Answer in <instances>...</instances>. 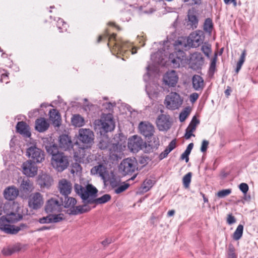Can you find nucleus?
Returning <instances> with one entry per match:
<instances>
[{
  "mask_svg": "<svg viewBox=\"0 0 258 258\" xmlns=\"http://www.w3.org/2000/svg\"><path fill=\"white\" fill-rule=\"evenodd\" d=\"M95 124L100 126L105 132H111L115 128L113 115L110 113L102 115L100 120L95 121Z\"/></svg>",
  "mask_w": 258,
  "mask_h": 258,
  "instance_id": "9",
  "label": "nucleus"
},
{
  "mask_svg": "<svg viewBox=\"0 0 258 258\" xmlns=\"http://www.w3.org/2000/svg\"><path fill=\"white\" fill-rule=\"evenodd\" d=\"M188 21L187 25L192 29L197 28L199 23V19L197 16L194 14V12L189 11L188 12Z\"/></svg>",
  "mask_w": 258,
  "mask_h": 258,
  "instance_id": "29",
  "label": "nucleus"
},
{
  "mask_svg": "<svg viewBox=\"0 0 258 258\" xmlns=\"http://www.w3.org/2000/svg\"><path fill=\"white\" fill-rule=\"evenodd\" d=\"M115 104L112 103L111 102H106L103 104V106L104 108L106 109L107 110H110L112 109L113 107L114 106Z\"/></svg>",
  "mask_w": 258,
  "mask_h": 258,
  "instance_id": "62",
  "label": "nucleus"
},
{
  "mask_svg": "<svg viewBox=\"0 0 258 258\" xmlns=\"http://www.w3.org/2000/svg\"><path fill=\"white\" fill-rule=\"evenodd\" d=\"M62 199L58 198H52L46 201L45 211L47 213L59 212L62 210Z\"/></svg>",
  "mask_w": 258,
  "mask_h": 258,
  "instance_id": "11",
  "label": "nucleus"
},
{
  "mask_svg": "<svg viewBox=\"0 0 258 258\" xmlns=\"http://www.w3.org/2000/svg\"><path fill=\"white\" fill-rule=\"evenodd\" d=\"M59 146L60 148L67 150L72 147L71 139L68 135H62L59 137Z\"/></svg>",
  "mask_w": 258,
  "mask_h": 258,
  "instance_id": "25",
  "label": "nucleus"
},
{
  "mask_svg": "<svg viewBox=\"0 0 258 258\" xmlns=\"http://www.w3.org/2000/svg\"><path fill=\"white\" fill-rule=\"evenodd\" d=\"M213 28V23L212 20L211 18H207L204 22L203 25V29L204 30L209 33L211 34L212 33V30Z\"/></svg>",
  "mask_w": 258,
  "mask_h": 258,
  "instance_id": "34",
  "label": "nucleus"
},
{
  "mask_svg": "<svg viewBox=\"0 0 258 258\" xmlns=\"http://www.w3.org/2000/svg\"><path fill=\"white\" fill-rule=\"evenodd\" d=\"M189 154L184 152L181 155L180 159L181 160H185V162L187 163L189 161Z\"/></svg>",
  "mask_w": 258,
  "mask_h": 258,
  "instance_id": "64",
  "label": "nucleus"
},
{
  "mask_svg": "<svg viewBox=\"0 0 258 258\" xmlns=\"http://www.w3.org/2000/svg\"><path fill=\"white\" fill-rule=\"evenodd\" d=\"M108 149L111 156L116 158L119 157L121 151V145L118 143H111Z\"/></svg>",
  "mask_w": 258,
  "mask_h": 258,
  "instance_id": "31",
  "label": "nucleus"
},
{
  "mask_svg": "<svg viewBox=\"0 0 258 258\" xmlns=\"http://www.w3.org/2000/svg\"><path fill=\"white\" fill-rule=\"evenodd\" d=\"M78 139L84 144H91L94 140V134L89 129L81 128L79 131Z\"/></svg>",
  "mask_w": 258,
  "mask_h": 258,
  "instance_id": "17",
  "label": "nucleus"
},
{
  "mask_svg": "<svg viewBox=\"0 0 258 258\" xmlns=\"http://www.w3.org/2000/svg\"><path fill=\"white\" fill-rule=\"evenodd\" d=\"M138 129L139 133L146 138L151 137L154 135V127L148 121H141L139 124Z\"/></svg>",
  "mask_w": 258,
  "mask_h": 258,
  "instance_id": "16",
  "label": "nucleus"
},
{
  "mask_svg": "<svg viewBox=\"0 0 258 258\" xmlns=\"http://www.w3.org/2000/svg\"><path fill=\"white\" fill-rule=\"evenodd\" d=\"M77 204V200L72 197H68V196H65V200L64 201V206L65 208L71 209L75 207V205Z\"/></svg>",
  "mask_w": 258,
  "mask_h": 258,
  "instance_id": "35",
  "label": "nucleus"
},
{
  "mask_svg": "<svg viewBox=\"0 0 258 258\" xmlns=\"http://www.w3.org/2000/svg\"><path fill=\"white\" fill-rule=\"evenodd\" d=\"M217 59V54H215L214 57L212 59L211 64H210V71L211 72H214L216 69V61Z\"/></svg>",
  "mask_w": 258,
  "mask_h": 258,
  "instance_id": "50",
  "label": "nucleus"
},
{
  "mask_svg": "<svg viewBox=\"0 0 258 258\" xmlns=\"http://www.w3.org/2000/svg\"><path fill=\"white\" fill-rule=\"evenodd\" d=\"M57 27L59 30L60 32H63L67 29V24L62 19L59 18H58V20L57 21Z\"/></svg>",
  "mask_w": 258,
  "mask_h": 258,
  "instance_id": "40",
  "label": "nucleus"
},
{
  "mask_svg": "<svg viewBox=\"0 0 258 258\" xmlns=\"http://www.w3.org/2000/svg\"><path fill=\"white\" fill-rule=\"evenodd\" d=\"M26 155L33 163H41L44 160V153L35 145H31L27 149Z\"/></svg>",
  "mask_w": 258,
  "mask_h": 258,
  "instance_id": "7",
  "label": "nucleus"
},
{
  "mask_svg": "<svg viewBox=\"0 0 258 258\" xmlns=\"http://www.w3.org/2000/svg\"><path fill=\"white\" fill-rule=\"evenodd\" d=\"M191 175L192 173L188 172L183 176L182 181L184 187L188 188L189 187L191 182Z\"/></svg>",
  "mask_w": 258,
  "mask_h": 258,
  "instance_id": "42",
  "label": "nucleus"
},
{
  "mask_svg": "<svg viewBox=\"0 0 258 258\" xmlns=\"http://www.w3.org/2000/svg\"><path fill=\"white\" fill-rule=\"evenodd\" d=\"M58 187L60 192L64 196H68L72 190V184L66 179H62L59 182Z\"/></svg>",
  "mask_w": 258,
  "mask_h": 258,
  "instance_id": "21",
  "label": "nucleus"
},
{
  "mask_svg": "<svg viewBox=\"0 0 258 258\" xmlns=\"http://www.w3.org/2000/svg\"><path fill=\"white\" fill-rule=\"evenodd\" d=\"M19 189L25 193L30 192L34 189L33 182L27 178H23L20 183Z\"/></svg>",
  "mask_w": 258,
  "mask_h": 258,
  "instance_id": "23",
  "label": "nucleus"
},
{
  "mask_svg": "<svg viewBox=\"0 0 258 258\" xmlns=\"http://www.w3.org/2000/svg\"><path fill=\"white\" fill-rule=\"evenodd\" d=\"M111 144L108 138L104 137L100 140L98 146L100 149L105 150L106 149H109Z\"/></svg>",
  "mask_w": 258,
  "mask_h": 258,
  "instance_id": "37",
  "label": "nucleus"
},
{
  "mask_svg": "<svg viewBox=\"0 0 258 258\" xmlns=\"http://www.w3.org/2000/svg\"><path fill=\"white\" fill-rule=\"evenodd\" d=\"M81 170H82V167L79 163H75L73 164L72 169L71 170L72 173H75V172H76V173L80 172L81 171Z\"/></svg>",
  "mask_w": 258,
  "mask_h": 258,
  "instance_id": "49",
  "label": "nucleus"
},
{
  "mask_svg": "<svg viewBox=\"0 0 258 258\" xmlns=\"http://www.w3.org/2000/svg\"><path fill=\"white\" fill-rule=\"evenodd\" d=\"M246 55V51L244 49L243 50V51L240 56L239 59L237 63L236 68L235 70L236 73H238L239 72V71L240 70L242 66L243 65V63L245 61Z\"/></svg>",
  "mask_w": 258,
  "mask_h": 258,
  "instance_id": "36",
  "label": "nucleus"
},
{
  "mask_svg": "<svg viewBox=\"0 0 258 258\" xmlns=\"http://www.w3.org/2000/svg\"><path fill=\"white\" fill-rule=\"evenodd\" d=\"M193 132H190V130L187 128L185 130V134L184 135V138L185 139L188 140L190 138L191 136H195V135L192 134Z\"/></svg>",
  "mask_w": 258,
  "mask_h": 258,
  "instance_id": "63",
  "label": "nucleus"
},
{
  "mask_svg": "<svg viewBox=\"0 0 258 258\" xmlns=\"http://www.w3.org/2000/svg\"><path fill=\"white\" fill-rule=\"evenodd\" d=\"M49 118L55 126H59L61 123V117L57 110L51 109L49 112Z\"/></svg>",
  "mask_w": 258,
  "mask_h": 258,
  "instance_id": "27",
  "label": "nucleus"
},
{
  "mask_svg": "<svg viewBox=\"0 0 258 258\" xmlns=\"http://www.w3.org/2000/svg\"><path fill=\"white\" fill-rule=\"evenodd\" d=\"M129 186L128 183L123 182L122 184L119 185L114 189V192L116 194H120L127 189Z\"/></svg>",
  "mask_w": 258,
  "mask_h": 258,
  "instance_id": "41",
  "label": "nucleus"
},
{
  "mask_svg": "<svg viewBox=\"0 0 258 258\" xmlns=\"http://www.w3.org/2000/svg\"><path fill=\"white\" fill-rule=\"evenodd\" d=\"M103 38H106L108 40L107 45L111 48L113 45V48L111 50L112 53H117L120 54L123 57L122 60H125V56L127 57V55L131 52L132 54L137 53V51L134 50V47H133L132 44L128 42H123L121 41H117L116 38L115 34L113 33L109 35L108 32H106L103 35H100L98 37V42L101 41Z\"/></svg>",
  "mask_w": 258,
  "mask_h": 258,
  "instance_id": "3",
  "label": "nucleus"
},
{
  "mask_svg": "<svg viewBox=\"0 0 258 258\" xmlns=\"http://www.w3.org/2000/svg\"><path fill=\"white\" fill-rule=\"evenodd\" d=\"M170 153L169 151L166 148L165 150L161 153L159 156V158L160 160H162L163 159L166 158L168 154Z\"/></svg>",
  "mask_w": 258,
  "mask_h": 258,
  "instance_id": "60",
  "label": "nucleus"
},
{
  "mask_svg": "<svg viewBox=\"0 0 258 258\" xmlns=\"http://www.w3.org/2000/svg\"><path fill=\"white\" fill-rule=\"evenodd\" d=\"M153 185V181L152 180L146 179L144 181V182L142 185V191H143V192L148 191L152 187Z\"/></svg>",
  "mask_w": 258,
  "mask_h": 258,
  "instance_id": "39",
  "label": "nucleus"
},
{
  "mask_svg": "<svg viewBox=\"0 0 258 258\" xmlns=\"http://www.w3.org/2000/svg\"><path fill=\"white\" fill-rule=\"evenodd\" d=\"M72 124L76 127H81L85 124L84 118L79 114H75L71 119Z\"/></svg>",
  "mask_w": 258,
  "mask_h": 258,
  "instance_id": "32",
  "label": "nucleus"
},
{
  "mask_svg": "<svg viewBox=\"0 0 258 258\" xmlns=\"http://www.w3.org/2000/svg\"><path fill=\"white\" fill-rule=\"evenodd\" d=\"M128 148L134 153L138 152L140 150H143L144 147L147 148L146 143L139 136H133L128 140Z\"/></svg>",
  "mask_w": 258,
  "mask_h": 258,
  "instance_id": "13",
  "label": "nucleus"
},
{
  "mask_svg": "<svg viewBox=\"0 0 258 258\" xmlns=\"http://www.w3.org/2000/svg\"><path fill=\"white\" fill-rule=\"evenodd\" d=\"M137 162L135 158L123 160L119 166V170L123 175L132 173L138 169Z\"/></svg>",
  "mask_w": 258,
  "mask_h": 258,
  "instance_id": "10",
  "label": "nucleus"
},
{
  "mask_svg": "<svg viewBox=\"0 0 258 258\" xmlns=\"http://www.w3.org/2000/svg\"><path fill=\"white\" fill-rule=\"evenodd\" d=\"M240 190L244 194H246L248 190V186L245 183H241L239 185Z\"/></svg>",
  "mask_w": 258,
  "mask_h": 258,
  "instance_id": "52",
  "label": "nucleus"
},
{
  "mask_svg": "<svg viewBox=\"0 0 258 258\" xmlns=\"http://www.w3.org/2000/svg\"><path fill=\"white\" fill-rule=\"evenodd\" d=\"M231 193V189H223L219 191L217 195L219 198H224L230 195Z\"/></svg>",
  "mask_w": 258,
  "mask_h": 258,
  "instance_id": "46",
  "label": "nucleus"
},
{
  "mask_svg": "<svg viewBox=\"0 0 258 258\" xmlns=\"http://www.w3.org/2000/svg\"><path fill=\"white\" fill-rule=\"evenodd\" d=\"M84 203L85 204L82 206H78L75 207H73L72 209H70V214L76 215L90 211L91 209L90 207L86 204H87V203Z\"/></svg>",
  "mask_w": 258,
  "mask_h": 258,
  "instance_id": "28",
  "label": "nucleus"
},
{
  "mask_svg": "<svg viewBox=\"0 0 258 258\" xmlns=\"http://www.w3.org/2000/svg\"><path fill=\"white\" fill-rule=\"evenodd\" d=\"M43 146L45 147L47 152L51 155L52 157L53 155H55L59 152L58 151L57 146L54 143L49 141L48 138H45L43 140Z\"/></svg>",
  "mask_w": 258,
  "mask_h": 258,
  "instance_id": "20",
  "label": "nucleus"
},
{
  "mask_svg": "<svg viewBox=\"0 0 258 258\" xmlns=\"http://www.w3.org/2000/svg\"><path fill=\"white\" fill-rule=\"evenodd\" d=\"M51 163L53 167L58 172L65 170L69 165V157L62 152L53 155Z\"/></svg>",
  "mask_w": 258,
  "mask_h": 258,
  "instance_id": "6",
  "label": "nucleus"
},
{
  "mask_svg": "<svg viewBox=\"0 0 258 258\" xmlns=\"http://www.w3.org/2000/svg\"><path fill=\"white\" fill-rule=\"evenodd\" d=\"M43 204V196L40 192L32 193L28 198V205L31 209L38 210L41 208Z\"/></svg>",
  "mask_w": 258,
  "mask_h": 258,
  "instance_id": "12",
  "label": "nucleus"
},
{
  "mask_svg": "<svg viewBox=\"0 0 258 258\" xmlns=\"http://www.w3.org/2000/svg\"><path fill=\"white\" fill-rule=\"evenodd\" d=\"M200 123V121L199 119L197 118V117L195 116L193 117L191 121H190L189 124L191 126H194L196 128L198 124H199Z\"/></svg>",
  "mask_w": 258,
  "mask_h": 258,
  "instance_id": "59",
  "label": "nucleus"
},
{
  "mask_svg": "<svg viewBox=\"0 0 258 258\" xmlns=\"http://www.w3.org/2000/svg\"><path fill=\"white\" fill-rule=\"evenodd\" d=\"M156 124L159 131H166L170 128L172 122L169 115L161 114L157 118Z\"/></svg>",
  "mask_w": 258,
  "mask_h": 258,
  "instance_id": "15",
  "label": "nucleus"
},
{
  "mask_svg": "<svg viewBox=\"0 0 258 258\" xmlns=\"http://www.w3.org/2000/svg\"><path fill=\"white\" fill-rule=\"evenodd\" d=\"M2 252L3 255H6V256L11 255V254H13V252L11 250V249L10 246H8L6 247H4L3 249Z\"/></svg>",
  "mask_w": 258,
  "mask_h": 258,
  "instance_id": "53",
  "label": "nucleus"
},
{
  "mask_svg": "<svg viewBox=\"0 0 258 258\" xmlns=\"http://www.w3.org/2000/svg\"><path fill=\"white\" fill-rule=\"evenodd\" d=\"M49 126V123L44 118L41 117L35 121V129L39 132H45L48 128Z\"/></svg>",
  "mask_w": 258,
  "mask_h": 258,
  "instance_id": "26",
  "label": "nucleus"
},
{
  "mask_svg": "<svg viewBox=\"0 0 258 258\" xmlns=\"http://www.w3.org/2000/svg\"><path fill=\"white\" fill-rule=\"evenodd\" d=\"M52 223H58L64 220L63 214H51Z\"/></svg>",
  "mask_w": 258,
  "mask_h": 258,
  "instance_id": "43",
  "label": "nucleus"
},
{
  "mask_svg": "<svg viewBox=\"0 0 258 258\" xmlns=\"http://www.w3.org/2000/svg\"><path fill=\"white\" fill-rule=\"evenodd\" d=\"M193 88L197 91H202L205 86L204 81L202 77L195 75L192 78Z\"/></svg>",
  "mask_w": 258,
  "mask_h": 258,
  "instance_id": "22",
  "label": "nucleus"
},
{
  "mask_svg": "<svg viewBox=\"0 0 258 258\" xmlns=\"http://www.w3.org/2000/svg\"><path fill=\"white\" fill-rule=\"evenodd\" d=\"M202 50L207 56H209V54L211 52L210 45L209 44L203 45L202 47Z\"/></svg>",
  "mask_w": 258,
  "mask_h": 258,
  "instance_id": "48",
  "label": "nucleus"
},
{
  "mask_svg": "<svg viewBox=\"0 0 258 258\" xmlns=\"http://www.w3.org/2000/svg\"><path fill=\"white\" fill-rule=\"evenodd\" d=\"M13 253L18 252L21 249V246L20 243H16L12 245H9Z\"/></svg>",
  "mask_w": 258,
  "mask_h": 258,
  "instance_id": "51",
  "label": "nucleus"
},
{
  "mask_svg": "<svg viewBox=\"0 0 258 258\" xmlns=\"http://www.w3.org/2000/svg\"><path fill=\"white\" fill-rule=\"evenodd\" d=\"M92 174H98L102 177H104L106 173V168L101 165L95 166L91 170Z\"/></svg>",
  "mask_w": 258,
  "mask_h": 258,
  "instance_id": "33",
  "label": "nucleus"
},
{
  "mask_svg": "<svg viewBox=\"0 0 258 258\" xmlns=\"http://www.w3.org/2000/svg\"><path fill=\"white\" fill-rule=\"evenodd\" d=\"M209 142L207 140H203L202 143V146L201 147V151L202 152H205L208 147Z\"/></svg>",
  "mask_w": 258,
  "mask_h": 258,
  "instance_id": "57",
  "label": "nucleus"
},
{
  "mask_svg": "<svg viewBox=\"0 0 258 258\" xmlns=\"http://www.w3.org/2000/svg\"><path fill=\"white\" fill-rule=\"evenodd\" d=\"M39 222L41 224L51 223V214H50L46 217H43L39 219Z\"/></svg>",
  "mask_w": 258,
  "mask_h": 258,
  "instance_id": "47",
  "label": "nucleus"
},
{
  "mask_svg": "<svg viewBox=\"0 0 258 258\" xmlns=\"http://www.w3.org/2000/svg\"><path fill=\"white\" fill-rule=\"evenodd\" d=\"M204 35L202 31H196L191 33L187 39L178 40L175 42V46L179 48L185 49L186 47H198L203 43L204 40Z\"/></svg>",
  "mask_w": 258,
  "mask_h": 258,
  "instance_id": "5",
  "label": "nucleus"
},
{
  "mask_svg": "<svg viewBox=\"0 0 258 258\" xmlns=\"http://www.w3.org/2000/svg\"><path fill=\"white\" fill-rule=\"evenodd\" d=\"M190 110L188 108H185L184 110L181 111L179 114V120L180 122L184 121L189 114Z\"/></svg>",
  "mask_w": 258,
  "mask_h": 258,
  "instance_id": "44",
  "label": "nucleus"
},
{
  "mask_svg": "<svg viewBox=\"0 0 258 258\" xmlns=\"http://www.w3.org/2000/svg\"><path fill=\"white\" fill-rule=\"evenodd\" d=\"M159 144L160 141L159 138L157 137H153L152 141H151V144H149V147H151V148L157 149Z\"/></svg>",
  "mask_w": 258,
  "mask_h": 258,
  "instance_id": "45",
  "label": "nucleus"
},
{
  "mask_svg": "<svg viewBox=\"0 0 258 258\" xmlns=\"http://www.w3.org/2000/svg\"><path fill=\"white\" fill-rule=\"evenodd\" d=\"M16 130L18 133L25 137L29 138L31 136L29 126L24 121H20L18 122L16 125Z\"/></svg>",
  "mask_w": 258,
  "mask_h": 258,
  "instance_id": "24",
  "label": "nucleus"
},
{
  "mask_svg": "<svg viewBox=\"0 0 258 258\" xmlns=\"http://www.w3.org/2000/svg\"><path fill=\"white\" fill-rule=\"evenodd\" d=\"M52 182V178L47 174H43L39 176L38 179L39 184L41 187H49Z\"/></svg>",
  "mask_w": 258,
  "mask_h": 258,
  "instance_id": "30",
  "label": "nucleus"
},
{
  "mask_svg": "<svg viewBox=\"0 0 258 258\" xmlns=\"http://www.w3.org/2000/svg\"><path fill=\"white\" fill-rule=\"evenodd\" d=\"M110 184L112 188H116L119 185V182L115 179H112L110 181Z\"/></svg>",
  "mask_w": 258,
  "mask_h": 258,
  "instance_id": "61",
  "label": "nucleus"
},
{
  "mask_svg": "<svg viewBox=\"0 0 258 258\" xmlns=\"http://www.w3.org/2000/svg\"><path fill=\"white\" fill-rule=\"evenodd\" d=\"M176 146V140H173L170 142L168 146L167 147L166 149L170 152H171L175 148Z\"/></svg>",
  "mask_w": 258,
  "mask_h": 258,
  "instance_id": "54",
  "label": "nucleus"
},
{
  "mask_svg": "<svg viewBox=\"0 0 258 258\" xmlns=\"http://www.w3.org/2000/svg\"><path fill=\"white\" fill-rule=\"evenodd\" d=\"M22 216L19 214L11 212L5 216L0 218V229L5 233L16 234L20 231L24 225L16 226L12 225L22 218Z\"/></svg>",
  "mask_w": 258,
  "mask_h": 258,
  "instance_id": "4",
  "label": "nucleus"
},
{
  "mask_svg": "<svg viewBox=\"0 0 258 258\" xmlns=\"http://www.w3.org/2000/svg\"><path fill=\"white\" fill-rule=\"evenodd\" d=\"M227 222L228 224L231 225L236 222V220L232 214H229L227 217Z\"/></svg>",
  "mask_w": 258,
  "mask_h": 258,
  "instance_id": "58",
  "label": "nucleus"
},
{
  "mask_svg": "<svg viewBox=\"0 0 258 258\" xmlns=\"http://www.w3.org/2000/svg\"><path fill=\"white\" fill-rule=\"evenodd\" d=\"M243 230V225L239 224L235 232L233 233V238L235 240H238L241 238L242 236Z\"/></svg>",
  "mask_w": 258,
  "mask_h": 258,
  "instance_id": "38",
  "label": "nucleus"
},
{
  "mask_svg": "<svg viewBox=\"0 0 258 258\" xmlns=\"http://www.w3.org/2000/svg\"><path fill=\"white\" fill-rule=\"evenodd\" d=\"M179 77L176 71L172 70L167 72L163 77V84L168 87H175L178 81Z\"/></svg>",
  "mask_w": 258,
  "mask_h": 258,
  "instance_id": "14",
  "label": "nucleus"
},
{
  "mask_svg": "<svg viewBox=\"0 0 258 258\" xmlns=\"http://www.w3.org/2000/svg\"><path fill=\"white\" fill-rule=\"evenodd\" d=\"M35 163H33L31 161H27L23 163L22 165V169L23 173L27 176H34L37 171V168L35 165Z\"/></svg>",
  "mask_w": 258,
  "mask_h": 258,
  "instance_id": "18",
  "label": "nucleus"
},
{
  "mask_svg": "<svg viewBox=\"0 0 258 258\" xmlns=\"http://www.w3.org/2000/svg\"><path fill=\"white\" fill-rule=\"evenodd\" d=\"M162 45L161 49L151 56V59L153 63V66L155 67L157 64L164 65L166 62L164 59L168 54H169L168 61L174 68H179L180 65L184 66L189 62L192 69L198 70L201 68L204 63L203 55L200 52L193 53L189 59L185 55V52L180 49L169 53L172 43L168 40L164 41ZM152 68V65H148L146 68L147 73L144 76V80L145 82L149 81L150 71Z\"/></svg>",
  "mask_w": 258,
  "mask_h": 258,
  "instance_id": "1",
  "label": "nucleus"
},
{
  "mask_svg": "<svg viewBox=\"0 0 258 258\" xmlns=\"http://www.w3.org/2000/svg\"><path fill=\"white\" fill-rule=\"evenodd\" d=\"M199 97V94L197 93H191L189 97V100L191 103H194L195 102Z\"/></svg>",
  "mask_w": 258,
  "mask_h": 258,
  "instance_id": "55",
  "label": "nucleus"
},
{
  "mask_svg": "<svg viewBox=\"0 0 258 258\" xmlns=\"http://www.w3.org/2000/svg\"><path fill=\"white\" fill-rule=\"evenodd\" d=\"M188 5L193 6L195 5H199L201 3V0H183Z\"/></svg>",
  "mask_w": 258,
  "mask_h": 258,
  "instance_id": "56",
  "label": "nucleus"
},
{
  "mask_svg": "<svg viewBox=\"0 0 258 258\" xmlns=\"http://www.w3.org/2000/svg\"><path fill=\"white\" fill-rule=\"evenodd\" d=\"M19 189L15 186H10L7 187L4 191L5 198L9 201L15 200L19 195Z\"/></svg>",
  "mask_w": 258,
  "mask_h": 258,
  "instance_id": "19",
  "label": "nucleus"
},
{
  "mask_svg": "<svg viewBox=\"0 0 258 258\" xmlns=\"http://www.w3.org/2000/svg\"><path fill=\"white\" fill-rule=\"evenodd\" d=\"M74 190L82 199L83 203L101 204L106 203L111 199V196L108 194H105L100 198H96L98 190L91 184H88L86 186L75 184Z\"/></svg>",
  "mask_w": 258,
  "mask_h": 258,
  "instance_id": "2",
  "label": "nucleus"
},
{
  "mask_svg": "<svg viewBox=\"0 0 258 258\" xmlns=\"http://www.w3.org/2000/svg\"><path fill=\"white\" fill-rule=\"evenodd\" d=\"M182 102L180 96L176 92H172L166 96L164 104L168 109L175 110L180 107Z\"/></svg>",
  "mask_w": 258,
  "mask_h": 258,
  "instance_id": "8",
  "label": "nucleus"
}]
</instances>
